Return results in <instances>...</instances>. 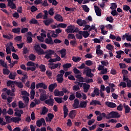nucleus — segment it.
Segmentation results:
<instances>
[{
	"instance_id": "f03ea898",
	"label": "nucleus",
	"mask_w": 131,
	"mask_h": 131,
	"mask_svg": "<svg viewBox=\"0 0 131 131\" xmlns=\"http://www.w3.org/2000/svg\"><path fill=\"white\" fill-rule=\"evenodd\" d=\"M106 117L107 119H110V118H120V115L118 113V112L112 111L107 114Z\"/></svg>"
},
{
	"instance_id": "58836bf2",
	"label": "nucleus",
	"mask_w": 131,
	"mask_h": 131,
	"mask_svg": "<svg viewBox=\"0 0 131 131\" xmlns=\"http://www.w3.org/2000/svg\"><path fill=\"white\" fill-rule=\"evenodd\" d=\"M56 80L58 81V83H62V82H63V80H64L63 76H59V75H57Z\"/></svg>"
},
{
	"instance_id": "864d4df0",
	"label": "nucleus",
	"mask_w": 131,
	"mask_h": 131,
	"mask_svg": "<svg viewBox=\"0 0 131 131\" xmlns=\"http://www.w3.org/2000/svg\"><path fill=\"white\" fill-rule=\"evenodd\" d=\"M30 24H37L38 23V21L37 20L35 19V18H32L29 21Z\"/></svg>"
},
{
	"instance_id": "09e8293b",
	"label": "nucleus",
	"mask_w": 131,
	"mask_h": 131,
	"mask_svg": "<svg viewBox=\"0 0 131 131\" xmlns=\"http://www.w3.org/2000/svg\"><path fill=\"white\" fill-rule=\"evenodd\" d=\"M81 31L78 32V34H76V37L78 39H82V34H80Z\"/></svg>"
},
{
	"instance_id": "603ef678",
	"label": "nucleus",
	"mask_w": 131,
	"mask_h": 131,
	"mask_svg": "<svg viewBox=\"0 0 131 131\" xmlns=\"http://www.w3.org/2000/svg\"><path fill=\"white\" fill-rule=\"evenodd\" d=\"M106 20L110 23H113V21H114V18H113L112 16H108L106 17Z\"/></svg>"
},
{
	"instance_id": "5fc2aeb1",
	"label": "nucleus",
	"mask_w": 131,
	"mask_h": 131,
	"mask_svg": "<svg viewBox=\"0 0 131 131\" xmlns=\"http://www.w3.org/2000/svg\"><path fill=\"white\" fill-rule=\"evenodd\" d=\"M8 77L10 79H13V80H15V78L16 77V75L15 74H13L12 73H10L9 74V75Z\"/></svg>"
},
{
	"instance_id": "052dcab7",
	"label": "nucleus",
	"mask_w": 131,
	"mask_h": 131,
	"mask_svg": "<svg viewBox=\"0 0 131 131\" xmlns=\"http://www.w3.org/2000/svg\"><path fill=\"white\" fill-rule=\"evenodd\" d=\"M85 64L87 66H92V65H93V61H92L91 60H88L85 61Z\"/></svg>"
},
{
	"instance_id": "4468645a",
	"label": "nucleus",
	"mask_w": 131,
	"mask_h": 131,
	"mask_svg": "<svg viewBox=\"0 0 131 131\" xmlns=\"http://www.w3.org/2000/svg\"><path fill=\"white\" fill-rule=\"evenodd\" d=\"M57 86H58V85L56 83L51 84L48 87L49 92L53 93L54 90H55Z\"/></svg>"
},
{
	"instance_id": "6e6552de",
	"label": "nucleus",
	"mask_w": 131,
	"mask_h": 131,
	"mask_svg": "<svg viewBox=\"0 0 131 131\" xmlns=\"http://www.w3.org/2000/svg\"><path fill=\"white\" fill-rule=\"evenodd\" d=\"M123 81H125L126 82V86L127 88H131V80L127 78V77H126L125 76H123Z\"/></svg>"
},
{
	"instance_id": "0eeeda50",
	"label": "nucleus",
	"mask_w": 131,
	"mask_h": 131,
	"mask_svg": "<svg viewBox=\"0 0 131 131\" xmlns=\"http://www.w3.org/2000/svg\"><path fill=\"white\" fill-rule=\"evenodd\" d=\"M48 65L50 66L49 67V68L51 69V70L53 69H56V68H58L59 66V68L61 67V63H50L48 64Z\"/></svg>"
},
{
	"instance_id": "9d476101",
	"label": "nucleus",
	"mask_w": 131,
	"mask_h": 131,
	"mask_svg": "<svg viewBox=\"0 0 131 131\" xmlns=\"http://www.w3.org/2000/svg\"><path fill=\"white\" fill-rule=\"evenodd\" d=\"M75 28V27L73 25H70L68 26V28L65 30L66 32L67 33H73V30H74V29Z\"/></svg>"
},
{
	"instance_id": "1a4fd4ad",
	"label": "nucleus",
	"mask_w": 131,
	"mask_h": 131,
	"mask_svg": "<svg viewBox=\"0 0 131 131\" xmlns=\"http://www.w3.org/2000/svg\"><path fill=\"white\" fill-rule=\"evenodd\" d=\"M45 103L48 105L49 106H54V103L55 100L53 98H49L48 99H46L45 101Z\"/></svg>"
},
{
	"instance_id": "a211bd4d",
	"label": "nucleus",
	"mask_w": 131,
	"mask_h": 131,
	"mask_svg": "<svg viewBox=\"0 0 131 131\" xmlns=\"http://www.w3.org/2000/svg\"><path fill=\"white\" fill-rule=\"evenodd\" d=\"M24 112H23V110H18L16 109L15 112H14V115L15 116H18V117L21 118V114H23Z\"/></svg>"
},
{
	"instance_id": "dca6fc26",
	"label": "nucleus",
	"mask_w": 131,
	"mask_h": 131,
	"mask_svg": "<svg viewBox=\"0 0 131 131\" xmlns=\"http://www.w3.org/2000/svg\"><path fill=\"white\" fill-rule=\"evenodd\" d=\"M100 90L98 88H96L94 89L93 91V93H92L91 97L92 98H95L96 96H100Z\"/></svg>"
},
{
	"instance_id": "3c124183",
	"label": "nucleus",
	"mask_w": 131,
	"mask_h": 131,
	"mask_svg": "<svg viewBox=\"0 0 131 131\" xmlns=\"http://www.w3.org/2000/svg\"><path fill=\"white\" fill-rule=\"evenodd\" d=\"M112 6L110 7L111 10H116L117 9V4L116 3H112Z\"/></svg>"
},
{
	"instance_id": "9b49d317",
	"label": "nucleus",
	"mask_w": 131,
	"mask_h": 131,
	"mask_svg": "<svg viewBox=\"0 0 131 131\" xmlns=\"http://www.w3.org/2000/svg\"><path fill=\"white\" fill-rule=\"evenodd\" d=\"M94 8L95 11L97 16H98V17H101V16H102V13H101L102 10H101V9H100V8H99L98 6H95Z\"/></svg>"
},
{
	"instance_id": "412c9836",
	"label": "nucleus",
	"mask_w": 131,
	"mask_h": 131,
	"mask_svg": "<svg viewBox=\"0 0 131 131\" xmlns=\"http://www.w3.org/2000/svg\"><path fill=\"white\" fill-rule=\"evenodd\" d=\"M90 85L89 84H86L84 83L83 84V89L84 93H88L89 92V90H90Z\"/></svg>"
},
{
	"instance_id": "39448f33",
	"label": "nucleus",
	"mask_w": 131,
	"mask_h": 131,
	"mask_svg": "<svg viewBox=\"0 0 131 131\" xmlns=\"http://www.w3.org/2000/svg\"><path fill=\"white\" fill-rule=\"evenodd\" d=\"M42 124L43 126H47V123H46V120L44 118H41L36 121V125L38 127H40Z\"/></svg>"
},
{
	"instance_id": "de8ad7c7",
	"label": "nucleus",
	"mask_w": 131,
	"mask_h": 131,
	"mask_svg": "<svg viewBox=\"0 0 131 131\" xmlns=\"http://www.w3.org/2000/svg\"><path fill=\"white\" fill-rule=\"evenodd\" d=\"M30 95V98L31 100H33V99H34V96H35V91H34V90H31Z\"/></svg>"
},
{
	"instance_id": "8fccbe9b",
	"label": "nucleus",
	"mask_w": 131,
	"mask_h": 131,
	"mask_svg": "<svg viewBox=\"0 0 131 131\" xmlns=\"http://www.w3.org/2000/svg\"><path fill=\"white\" fill-rule=\"evenodd\" d=\"M82 8L84 12H86L87 13H89V12H90V8L88 7V6L82 5Z\"/></svg>"
},
{
	"instance_id": "13d9d810",
	"label": "nucleus",
	"mask_w": 131,
	"mask_h": 131,
	"mask_svg": "<svg viewBox=\"0 0 131 131\" xmlns=\"http://www.w3.org/2000/svg\"><path fill=\"white\" fill-rule=\"evenodd\" d=\"M123 10L127 12V11H129V10H130V7L128 6V5H123Z\"/></svg>"
},
{
	"instance_id": "79ce46f5",
	"label": "nucleus",
	"mask_w": 131,
	"mask_h": 131,
	"mask_svg": "<svg viewBox=\"0 0 131 131\" xmlns=\"http://www.w3.org/2000/svg\"><path fill=\"white\" fill-rule=\"evenodd\" d=\"M3 36L4 38H6V39H12V38L14 37L13 35H11L10 34H9V35L3 34Z\"/></svg>"
},
{
	"instance_id": "72a5a7b5",
	"label": "nucleus",
	"mask_w": 131,
	"mask_h": 131,
	"mask_svg": "<svg viewBox=\"0 0 131 131\" xmlns=\"http://www.w3.org/2000/svg\"><path fill=\"white\" fill-rule=\"evenodd\" d=\"M15 84H16L17 88L19 89H23V88H24V85L21 82H17V81H15Z\"/></svg>"
},
{
	"instance_id": "ddd939ff",
	"label": "nucleus",
	"mask_w": 131,
	"mask_h": 131,
	"mask_svg": "<svg viewBox=\"0 0 131 131\" xmlns=\"http://www.w3.org/2000/svg\"><path fill=\"white\" fill-rule=\"evenodd\" d=\"M54 96L56 97H63L64 93L63 91H59L58 89H55L54 92Z\"/></svg>"
},
{
	"instance_id": "e433bc0d",
	"label": "nucleus",
	"mask_w": 131,
	"mask_h": 131,
	"mask_svg": "<svg viewBox=\"0 0 131 131\" xmlns=\"http://www.w3.org/2000/svg\"><path fill=\"white\" fill-rule=\"evenodd\" d=\"M5 119L7 123H11L13 121V118H11V117L8 116H5Z\"/></svg>"
},
{
	"instance_id": "bf43d9fd",
	"label": "nucleus",
	"mask_w": 131,
	"mask_h": 131,
	"mask_svg": "<svg viewBox=\"0 0 131 131\" xmlns=\"http://www.w3.org/2000/svg\"><path fill=\"white\" fill-rule=\"evenodd\" d=\"M18 107L19 109H22L25 107V106H24V103L22 102L21 101L18 102Z\"/></svg>"
},
{
	"instance_id": "a878e982",
	"label": "nucleus",
	"mask_w": 131,
	"mask_h": 131,
	"mask_svg": "<svg viewBox=\"0 0 131 131\" xmlns=\"http://www.w3.org/2000/svg\"><path fill=\"white\" fill-rule=\"evenodd\" d=\"M7 85L8 86H11V89L15 88V81H11V80L8 81Z\"/></svg>"
},
{
	"instance_id": "338daca9",
	"label": "nucleus",
	"mask_w": 131,
	"mask_h": 131,
	"mask_svg": "<svg viewBox=\"0 0 131 131\" xmlns=\"http://www.w3.org/2000/svg\"><path fill=\"white\" fill-rule=\"evenodd\" d=\"M28 32V28H23L21 29V33H26V32Z\"/></svg>"
},
{
	"instance_id": "4d7b16f0",
	"label": "nucleus",
	"mask_w": 131,
	"mask_h": 131,
	"mask_svg": "<svg viewBox=\"0 0 131 131\" xmlns=\"http://www.w3.org/2000/svg\"><path fill=\"white\" fill-rule=\"evenodd\" d=\"M104 26H101L100 27L102 34H103V35H106V34H107V31L104 30Z\"/></svg>"
},
{
	"instance_id": "7c9ffc66",
	"label": "nucleus",
	"mask_w": 131,
	"mask_h": 131,
	"mask_svg": "<svg viewBox=\"0 0 131 131\" xmlns=\"http://www.w3.org/2000/svg\"><path fill=\"white\" fill-rule=\"evenodd\" d=\"M90 105H94V106H97V105H101V102L99 100H92L90 102Z\"/></svg>"
},
{
	"instance_id": "49530a36",
	"label": "nucleus",
	"mask_w": 131,
	"mask_h": 131,
	"mask_svg": "<svg viewBox=\"0 0 131 131\" xmlns=\"http://www.w3.org/2000/svg\"><path fill=\"white\" fill-rule=\"evenodd\" d=\"M3 71L4 75H9L10 74V70L8 69H3Z\"/></svg>"
},
{
	"instance_id": "2eb2a0df",
	"label": "nucleus",
	"mask_w": 131,
	"mask_h": 131,
	"mask_svg": "<svg viewBox=\"0 0 131 131\" xmlns=\"http://www.w3.org/2000/svg\"><path fill=\"white\" fill-rule=\"evenodd\" d=\"M7 6L12 10H15L17 8V7L16 6V4L11 1H9V2H8Z\"/></svg>"
},
{
	"instance_id": "f704fd0d",
	"label": "nucleus",
	"mask_w": 131,
	"mask_h": 131,
	"mask_svg": "<svg viewBox=\"0 0 131 131\" xmlns=\"http://www.w3.org/2000/svg\"><path fill=\"white\" fill-rule=\"evenodd\" d=\"M29 59L31 61H34L35 60H36V56H35V55L34 54H31L29 55Z\"/></svg>"
},
{
	"instance_id": "680f3d73",
	"label": "nucleus",
	"mask_w": 131,
	"mask_h": 131,
	"mask_svg": "<svg viewBox=\"0 0 131 131\" xmlns=\"http://www.w3.org/2000/svg\"><path fill=\"white\" fill-rule=\"evenodd\" d=\"M68 38V39H75V36L73 34H69Z\"/></svg>"
},
{
	"instance_id": "20e7f679",
	"label": "nucleus",
	"mask_w": 131,
	"mask_h": 131,
	"mask_svg": "<svg viewBox=\"0 0 131 131\" xmlns=\"http://www.w3.org/2000/svg\"><path fill=\"white\" fill-rule=\"evenodd\" d=\"M39 92L40 93L39 99L40 101H46L48 99V97H47V92L43 89H39Z\"/></svg>"
},
{
	"instance_id": "393cba45",
	"label": "nucleus",
	"mask_w": 131,
	"mask_h": 131,
	"mask_svg": "<svg viewBox=\"0 0 131 131\" xmlns=\"http://www.w3.org/2000/svg\"><path fill=\"white\" fill-rule=\"evenodd\" d=\"M80 34H82V36H83L84 38H88V37L90 36V34L89 33V32H88L87 31H81Z\"/></svg>"
},
{
	"instance_id": "ea45409f",
	"label": "nucleus",
	"mask_w": 131,
	"mask_h": 131,
	"mask_svg": "<svg viewBox=\"0 0 131 131\" xmlns=\"http://www.w3.org/2000/svg\"><path fill=\"white\" fill-rule=\"evenodd\" d=\"M72 60L74 62H75V63H77V62H80V60H81V57H75L73 56L72 57Z\"/></svg>"
},
{
	"instance_id": "7ed1b4c3",
	"label": "nucleus",
	"mask_w": 131,
	"mask_h": 131,
	"mask_svg": "<svg viewBox=\"0 0 131 131\" xmlns=\"http://www.w3.org/2000/svg\"><path fill=\"white\" fill-rule=\"evenodd\" d=\"M83 74H85L88 77H94V74L92 73V69H90L89 67H86L83 71Z\"/></svg>"
},
{
	"instance_id": "473e14b6",
	"label": "nucleus",
	"mask_w": 131,
	"mask_h": 131,
	"mask_svg": "<svg viewBox=\"0 0 131 131\" xmlns=\"http://www.w3.org/2000/svg\"><path fill=\"white\" fill-rule=\"evenodd\" d=\"M19 121H21V118L19 117H12V122L18 123Z\"/></svg>"
},
{
	"instance_id": "6e6d98bb",
	"label": "nucleus",
	"mask_w": 131,
	"mask_h": 131,
	"mask_svg": "<svg viewBox=\"0 0 131 131\" xmlns=\"http://www.w3.org/2000/svg\"><path fill=\"white\" fill-rule=\"evenodd\" d=\"M72 66V64L71 63H66L63 65L62 67L63 68H64V69H67L68 68H70Z\"/></svg>"
},
{
	"instance_id": "e2e57ef3",
	"label": "nucleus",
	"mask_w": 131,
	"mask_h": 131,
	"mask_svg": "<svg viewBox=\"0 0 131 131\" xmlns=\"http://www.w3.org/2000/svg\"><path fill=\"white\" fill-rule=\"evenodd\" d=\"M54 116L52 113H49L48 114V117L49 119L50 122H51V121H52V119H53V118H54Z\"/></svg>"
},
{
	"instance_id": "2f4dec72",
	"label": "nucleus",
	"mask_w": 131,
	"mask_h": 131,
	"mask_svg": "<svg viewBox=\"0 0 131 131\" xmlns=\"http://www.w3.org/2000/svg\"><path fill=\"white\" fill-rule=\"evenodd\" d=\"M60 54H61V57L64 58L65 56H66V49H62L59 51Z\"/></svg>"
},
{
	"instance_id": "4be33fe9",
	"label": "nucleus",
	"mask_w": 131,
	"mask_h": 131,
	"mask_svg": "<svg viewBox=\"0 0 131 131\" xmlns=\"http://www.w3.org/2000/svg\"><path fill=\"white\" fill-rule=\"evenodd\" d=\"M54 19L56 20V21H58L59 22H63V17L61 16L60 14H56L54 16Z\"/></svg>"
},
{
	"instance_id": "f8f14e48",
	"label": "nucleus",
	"mask_w": 131,
	"mask_h": 131,
	"mask_svg": "<svg viewBox=\"0 0 131 131\" xmlns=\"http://www.w3.org/2000/svg\"><path fill=\"white\" fill-rule=\"evenodd\" d=\"M73 107L74 109H78V108H80L79 100L78 99H75L74 100V103L73 104Z\"/></svg>"
},
{
	"instance_id": "cd10ccee",
	"label": "nucleus",
	"mask_w": 131,
	"mask_h": 131,
	"mask_svg": "<svg viewBox=\"0 0 131 131\" xmlns=\"http://www.w3.org/2000/svg\"><path fill=\"white\" fill-rule=\"evenodd\" d=\"M123 107L126 114L129 113V112H130V107H129L128 105L125 104V103L123 104Z\"/></svg>"
},
{
	"instance_id": "69168bd1",
	"label": "nucleus",
	"mask_w": 131,
	"mask_h": 131,
	"mask_svg": "<svg viewBox=\"0 0 131 131\" xmlns=\"http://www.w3.org/2000/svg\"><path fill=\"white\" fill-rule=\"evenodd\" d=\"M37 64V63H35L32 61H28L27 63V66H34L35 65Z\"/></svg>"
},
{
	"instance_id": "37998d69",
	"label": "nucleus",
	"mask_w": 131,
	"mask_h": 131,
	"mask_svg": "<svg viewBox=\"0 0 131 131\" xmlns=\"http://www.w3.org/2000/svg\"><path fill=\"white\" fill-rule=\"evenodd\" d=\"M62 98L60 97H55L54 100L58 103V104H61V103H63V100H62Z\"/></svg>"
},
{
	"instance_id": "bb28decb",
	"label": "nucleus",
	"mask_w": 131,
	"mask_h": 131,
	"mask_svg": "<svg viewBox=\"0 0 131 131\" xmlns=\"http://www.w3.org/2000/svg\"><path fill=\"white\" fill-rule=\"evenodd\" d=\"M88 105V100L81 101L80 102V108H85Z\"/></svg>"
},
{
	"instance_id": "f3484780",
	"label": "nucleus",
	"mask_w": 131,
	"mask_h": 131,
	"mask_svg": "<svg viewBox=\"0 0 131 131\" xmlns=\"http://www.w3.org/2000/svg\"><path fill=\"white\" fill-rule=\"evenodd\" d=\"M105 105H106V106L110 108H116V107L117 106L115 103L108 101L105 102Z\"/></svg>"
},
{
	"instance_id": "c9c22d12",
	"label": "nucleus",
	"mask_w": 131,
	"mask_h": 131,
	"mask_svg": "<svg viewBox=\"0 0 131 131\" xmlns=\"http://www.w3.org/2000/svg\"><path fill=\"white\" fill-rule=\"evenodd\" d=\"M49 110L46 106H43L42 109V112L41 113V115H46L48 113Z\"/></svg>"
},
{
	"instance_id": "f257e3e1",
	"label": "nucleus",
	"mask_w": 131,
	"mask_h": 131,
	"mask_svg": "<svg viewBox=\"0 0 131 131\" xmlns=\"http://www.w3.org/2000/svg\"><path fill=\"white\" fill-rule=\"evenodd\" d=\"M34 49L36 53H37V54H38L39 56H41V55H45V54H47L45 55V58L46 59H47L48 60L52 58V55H55V51L52 50L51 49L48 50L47 52H45L43 49H41L40 48V46L38 44L34 46Z\"/></svg>"
},
{
	"instance_id": "c85d7f7f",
	"label": "nucleus",
	"mask_w": 131,
	"mask_h": 131,
	"mask_svg": "<svg viewBox=\"0 0 131 131\" xmlns=\"http://www.w3.org/2000/svg\"><path fill=\"white\" fill-rule=\"evenodd\" d=\"M45 41L46 43H47V45H54V41L52 38H46Z\"/></svg>"
},
{
	"instance_id": "aec40b11",
	"label": "nucleus",
	"mask_w": 131,
	"mask_h": 131,
	"mask_svg": "<svg viewBox=\"0 0 131 131\" xmlns=\"http://www.w3.org/2000/svg\"><path fill=\"white\" fill-rule=\"evenodd\" d=\"M53 22H54V19L52 18H49L43 21V23H44L45 25L46 26H49V25H50V24H52Z\"/></svg>"
},
{
	"instance_id": "c03bdc74",
	"label": "nucleus",
	"mask_w": 131,
	"mask_h": 131,
	"mask_svg": "<svg viewBox=\"0 0 131 131\" xmlns=\"http://www.w3.org/2000/svg\"><path fill=\"white\" fill-rule=\"evenodd\" d=\"M23 99L25 101L26 104L28 105V103H29V97L27 96H24L23 97Z\"/></svg>"
},
{
	"instance_id": "c756f323",
	"label": "nucleus",
	"mask_w": 131,
	"mask_h": 131,
	"mask_svg": "<svg viewBox=\"0 0 131 131\" xmlns=\"http://www.w3.org/2000/svg\"><path fill=\"white\" fill-rule=\"evenodd\" d=\"M12 32L15 33L16 34H19L21 32V28H16L12 29Z\"/></svg>"
},
{
	"instance_id": "b1692460",
	"label": "nucleus",
	"mask_w": 131,
	"mask_h": 131,
	"mask_svg": "<svg viewBox=\"0 0 131 131\" xmlns=\"http://www.w3.org/2000/svg\"><path fill=\"white\" fill-rule=\"evenodd\" d=\"M38 68L40 69L41 72H46V70H47L46 66L43 64H41L40 66L38 64Z\"/></svg>"
},
{
	"instance_id": "774afa93",
	"label": "nucleus",
	"mask_w": 131,
	"mask_h": 131,
	"mask_svg": "<svg viewBox=\"0 0 131 131\" xmlns=\"http://www.w3.org/2000/svg\"><path fill=\"white\" fill-rule=\"evenodd\" d=\"M48 13L50 16H53L54 15V8H51L48 11Z\"/></svg>"
},
{
	"instance_id": "6ab92c4d",
	"label": "nucleus",
	"mask_w": 131,
	"mask_h": 131,
	"mask_svg": "<svg viewBox=\"0 0 131 131\" xmlns=\"http://www.w3.org/2000/svg\"><path fill=\"white\" fill-rule=\"evenodd\" d=\"M69 116L72 119H73V118H75V116H76V110L71 111L70 112V113L69 114Z\"/></svg>"
},
{
	"instance_id": "0e129e2a",
	"label": "nucleus",
	"mask_w": 131,
	"mask_h": 131,
	"mask_svg": "<svg viewBox=\"0 0 131 131\" xmlns=\"http://www.w3.org/2000/svg\"><path fill=\"white\" fill-rule=\"evenodd\" d=\"M119 86H122L123 89L126 88V83L123 81V82H121L119 84Z\"/></svg>"
},
{
	"instance_id": "a19ab883",
	"label": "nucleus",
	"mask_w": 131,
	"mask_h": 131,
	"mask_svg": "<svg viewBox=\"0 0 131 131\" xmlns=\"http://www.w3.org/2000/svg\"><path fill=\"white\" fill-rule=\"evenodd\" d=\"M57 28H63L65 29L67 27V24L60 23L57 26Z\"/></svg>"
},
{
	"instance_id": "5701e85b",
	"label": "nucleus",
	"mask_w": 131,
	"mask_h": 131,
	"mask_svg": "<svg viewBox=\"0 0 131 131\" xmlns=\"http://www.w3.org/2000/svg\"><path fill=\"white\" fill-rule=\"evenodd\" d=\"M63 117L64 118H66L67 117V115H68V108L66 106V105H64L63 106Z\"/></svg>"
},
{
	"instance_id": "a18cd8bd",
	"label": "nucleus",
	"mask_w": 131,
	"mask_h": 131,
	"mask_svg": "<svg viewBox=\"0 0 131 131\" xmlns=\"http://www.w3.org/2000/svg\"><path fill=\"white\" fill-rule=\"evenodd\" d=\"M33 41V39H32V37L30 36H27V43H31L32 41Z\"/></svg>"
},
{
	"instance_id": "4c0bfd02",
	"label": "nucleus",
	"mask_w": 131,
	"mask_h": 131,
	"mask_svg": "<svg viewBox=\"0 0 131 131\" xmlns=\"http://www.w3.org/2000/svg\"><path fill=\"white\" fill-rule=\"evenodd\" d=\"M0 65L4 68L8 69V64L7 63H5V61L3 60V59H0Z\"/></svg>"
},
{
	"instance_id": "423d86ee",
	"label": "nucleus",
	"mask_w": 131,
	"mask_h": 131,
	"mask_svg": "<svg viewBox=\"0 0 131 131\" xmlns=\"http://www.w3.org/2000/svg\"><path fill=\"white\" fill-rule=\"evenodd\" d=\"M39 88L43 89V90H47V89H48V85L43 82L36 84V88L37 90L39 89Z\"/></svg>"
}]
</instances>
